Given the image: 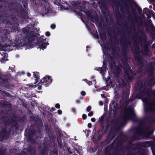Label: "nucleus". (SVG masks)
<instances>
[{
    "instance_id": "obj_1",
    "label": "nucleus",
    "mask_w": 155,
    "mask_h": 155,
    "mask_svg": "<svg viewBox=\"0 0 155 155\" xmlns=\"http://www.w3.org/2000/svg\"><path fill=\"white\" fill-rule=\"evenodd\" d=\"M30 25H28L27 28H23L22 29V32L23 36H21V37H18L16 38L14 43L11 42L10 37V34L9 31L4 28L0 27V36L1 37V40L0 41V46H2V44L5 41L8 43H5L4 46L6 48H10L11 46H23L25 45L31 46L33 45V42L37 37L34 34V32L33 31L29 30L28 29H30Z\"/></svg>"
},
{
    "instance_id": "obj_2",
    "label": "nucleus",
    "mask_w": 155,
    "mask_h": 155,
    "mask_svg": "<svg viewBox=\"0 0 155 155\" xmlns=\"http://www.w3.org/2000/svg\"><path fill=\"white\" fill-rule=\"evenodd\" d=\"M122 40L124 41L120 43L122 45V54L124 57L122 60L124 70V77L125 79L121 80L122 82H119L118 85L120 88H124L126 87L127 81H131L134 79L135 75V73L131 69L129 65V62L127 59V52L128 50L129 46L131 45V43L129 40L125 37V35L121 36Z\"/></svg>"
},
{
    "instance_id": "obj_3",
    "label": "nucleus",
    "mask_w": 155,
    "mask_h": 155,
    "mask_svg": "<svg viewBox=\"0 0 155 155\" xmlns=\"http://www.w3.org/2000/svg\"><path fill=\"white\" fill-rule=\"evenodd\" d=\"M138 39L139 41H140V46L142 47V50L143 53L145 55H147L148 53L150 51V42L149 41H146V36L145 35H141L137 37V34L135 35V37L134 41L137 42V40Z\"/></svg>"
},
{
    "instance_id": "obj_4",
    "label": "nucleus",
    "mask_w": 155,
    "mask_h": 155,
    "mask_svg": "<svg viewBox=\"0 0 155 155\" xmlns=\"http://www.w3.org/2000/svg\"><path fill=\"white\" fill-rule=\"evenodd\" d=\"M0 84L3 85L7 89H12L14 85L9 82L10 77L6 74H3L0 71Z\"/></svg>"
},
{
    "instance_id": "obj_5",
    "label": "nucleus",
    "mask_w": 155,
    "mask_h": 155,
    "mask_svg": "<svg viewBox=\"0 0 155 155\" xmlns=\"http://www.w3.org/2000/svg\"><path fill=\"white\" fill-rule=\"evenodd\" d=\"M6 19H4L3 21L9 25L11 28L12 31L16 32L17 31L18 32V26L19 25L18 23L15 21L17 20L16 17H11L10 20H8L6 18Z\"/></svg>"
},
{
    "instance_id": "obj_6",
    "label": "nucleus",
    "mask_w": 155,
    "mask_h": 155,
    "mask_svg": "<svg viewBox=\"0 0 155 155\" xmlns=\"http://www.w3.org/2000/svg\"><path fill=\"white\" fill-rule=\"evenodd\" d=\"M145 107L148 110L153 111L155 110V101L151 100L150 97H141Z\"/></svg>"
},
{
    "instance_id": "obj_7",
    "label": "nucleus",
    "mask_w": 155,
    "mask_h": 155,
    "mask_svg": "<svg viewBox=\"0 0 155 155\" xmlns=\"http://www.w3.org/2000/svg\"><path fill=\"white\" fill-rule=\"evenodd\" d=\"M140 49L138 45H136L134 47L133 51L134 56L135 59V61L139 66H142L143 64L141 57L140 56Z\"/></svg>"
},
{
    "instance_id": "obj_8",
    "label": "nucleus",
    "mask_w": 155,
    "mask_h": 155,
    "mask_svg": "<svg viewBox=\"0 0 155 155\" xmlns=\"http://www.w3.org/2000/svg\"><path fill=\"white\" fill-rule=\"evenodd\" d=\"M120 1L125 3L126 7V10L127 13H129L130 12V10L128 8V4L126 3L127 2L129 5H132L137 10L138 12L141 13L142 10L140 7L137 4L136 2L134 0H120Z\"/></svg>"
},
{
    "instance_id": "obj_9",
    "label": "nucleus",
    "mask_w": 155,
    "mask_h": 155,
    "mask_svg": "<svg viewBox=\"0 0 155 155\" xmlns=\"http://www.w3.org/2000/svg\"><path fill=\"white\" fill-rule=\"evenodd\" d=\"M35 39H37V41L36 43H35V45L37 46L38 48L41 49H44L46 48L47 45L49 43L48 42L45 43V42L46 40L45 39H43L41 37H39L38 38L37 37Z\"/></svg>"
},
{
    "instance_id": "obj_10",
    "label": "nucleus",
    "mask_w": 155,
    "mask_h": 155,
    "mask_svg": "<svg viewBox=\"0 0 155 155\" xmlns=\"http://www.w3.org/2000/svg\"><path fill=\"white\" fill-rule=\"evenodd\" d=\"M53 80L51 77L48 75H46L42 79H41L39 82L38 83L39 85L41 84V85L44 84L46 87H48L49 85L51 84Z\"/></svg>"
},
{
    "instance_id": "obj_11",
    "label": "nucleus",
    "mask_w": 155,
    "mask_h": 155,
    "mask_svg": "<svg viewBox=\"0 0 155 155\" xmlns=\"http://www.w3.org/2000/svg\"><path fill=\"white\" fill-rule=\"evenodd\" d=\"M150 90L151 89L146 86V87H144L140 91L138 96L136 95L134 97L133 95H132L131 97H144L143 96L145 95L147 96V97H150Z\"/></svg>"
},
{
    "instance_id": "obj_12",
    "label": "nucleus",
    "mask_w": 155,
    "mask_h": 155,
    "mask_svg": "<svg viewBox=\"0 0 155 155\" xmlns=\"http://www.w3.org/2000/svg\"><path fill=\"white\" fill-rule=\"evenodd\" d=\"M134 115V113L132 108L129 107L125 109L124 117L126 119H130L131 117Z\"/></svg>"
},
{
    "instance_id": "obj_13",
    "label": "nucleus",
    "mask_w": 155,
    "mask_h": 155,
    "mask_svg": "<svg viewBox=\"0 0 155 155\" xmlns=\"http://www.w3.org/2000/svg\"><path fill=\"white\" fill-rule=\"evenodd\" d=\"M146 70L149 74V77H153L154 74L155 68L152 63L150 64V66L146 68Z\"/></svg>"
},
{
    "instance_id": "obj_14",
    "label": "nucleus",
    "mask_w": 155,
    "mask_h": 155,
    "mask_svg": "<svg viewBox=\"0 0 155 155\" xmlns=\"http://www.w3.org/2000/svg\"><path fill=\"white\" fill-rule=\"evenodd\" d=\"M106 85L104 87V90H108L110 89L111 87H114L113 83L111 81L110 78V77L108 78V80L106 81Z\"/></svg>"
},
{
    "instance_id": "obj_15",
    "label": "nucleus",
    "mask_w": 155,
    "mask_h": 155,
    "mask_svg": "<svg viewBox=\"0 0 155 155\" xmlns=\"http://www.w3.org/2000/svg\"><path fill=\"white\" fill-rule=\"evenodd\" d=\"M121 71V69L119 67L115 66L114 70H113V74L115 77L117 78Z\"/></svg>"
},
{
    "instance_id": "obj_16",
    "label": "nucleus",
    "mask_w": 155,
    "mask_h": 155,
    "mask_svg": "<svg viewBox=\"0 0 155 155\" xmlns=\"http://www.w3.org/2000/svg\"><path fill=\"white\" fill-rule=\"evenodd\" d=\"M138 90L140 91L143 88L146 87V84L145 82L143 81H140L137 83Z\"/></svg>"
},
{
    "instance_id": "obj_17",
    "label": "nucleus",
    "mask_w": 155,
    "mask_h": 155,
    "mask_svg": "<svg viewBox=\"0 0 155 155\" xmlns=\"http://www.w3.org/2000/svg\"><path fill=\"white\" fill-rule=\"evenodd\" d=\"M150 78L148 81V84L149 86H153L155 84V77L154 75H153V77H150Z\"/></svg>"
},
{
    "instance_id": "obj_18",
    "label": "nucleus",
    "mask_w": 155,
    "mask_h": 155,
    "mask_svg": "<svg viewBox=\"0 0 155 155\" xmlns=\"http://www.w3.org/2000/svg\"><path fill=\"white\" fill-rule=\"evenodd\" d=\"M33 77L35 78L36 81L35 82V84H36L38 83L40 79L39 77L40 76L39 75V73L37 71L33 72Z\"/></svg>"
},
{
    "instance_id": "obj_19",
    "label": "nucleus",
    "mask_w": 155,
    "mask_h": 155,
    "mask_svg": "<svg viewBox=\"0 0 155 155\" xmlns=\"http://www.w3.org/2000/svg\"><path fill=\"white\" fill-rule=\"evenodd\" d=\"M0 94L3 97H13L10 94L5 91H0Z\"/></svg>"
},
{
    "instance_id": "obj_20",
    "label": "nucleus",
    "mask_w": 155,
    "mask_h": 155,
    "mask_svg": "<svg viewBox=\"0 0 155 155\" xmlns=\"http://www.w3.org/2000/svg\"><path fill=\"white\" fill-rule=\"evenodd\" d=\"M101 8L103 14L105 13L107 8V7L104 3H102Z\"/></svg>"
},
{
    "instance_id": "obj_21",
    "label": "nucleus",
    "mask_w": 155,
    "mask_h": 155,
    "mask_svg": "<svg viewBox=\"0 0 155 155\" xmlns=\"http://www.w3.org/2000/svg\"><path fill=\"white\" fill-rule=\"evenodd\" d=\"M86 15L88 19H93V18L92 15L90 11H86Z\"/></svg>"
},
{
    "instance_id": "obj_22",
    "label": "nucleus",
    "mask_w": 155,
    "mask_h": 155,
    "mask_svg": "<svg viewBox=\"0 0 155 155\" xmlns=\"http://www.w3.org/2000/svg\"><path fill=\"white\" fill-rule=\"evenodd\" d=\"M133 6L132 5H130V8L133 14L134 15L136 16L137 12L136 11V9L135 8H134Z\"/></svg>"
},
{
    "instance_id": "obj_23",
    "label": "nucleus",
    "mask_w": 155,
    "mask_h": 155,
    "mask_svg": "<svg viewBox=\"0 0 155 155\" xmlns=\"http://www.w3.org/2000/svg\"><path fill=\"white\" fill-rule=\"evenodd\" d=\"M122 94L123 96L122 97H129L130 94L129 91H123Z\"/></svg>"
},
{
    "instance_id": "obj_24",
    "label": "nucleus",
    "mask_w": 155,
    "mask_h": 155,
    "mask_svg": "<svg viewBox=\"0 0 155 155\" xmlns=\"http://www.w3.org/2000/svg\"><path fill=\"white\" fill-rule=\"evenodd\" d=\"M20 11L21 13L24 15H26L27 14V12L26 11L24 8H23L22 6H21L20 8Z\"/></svg>"
},
{
    "instance_id": "obj_25",
    "label": "nucleus",
    "mask_w": 155,
    "mask_h": 155,
    "mask_svg": "<svg viewBox=\"0 0 155 155\" xmlns=\"http://www.w3.org/2000/svg\"><path fill=\"white\" fill-rule=\"evenodd\" d=\"M109 67L110 69H112L113 68L114 66L115 65L114 61H108Z\"/></svg>"
},
{
    "instance_id": "obj_26",
    "label": "nucleus",
    "mask_w": 155,
    "mask_h": 155,
    "mask_svg": "<svg viewBox=\"0 0 155 155\" xmlns=\"http://www.w3.org/2000/svg\"><path fill=\"white\" fill-rule=\"evenodd\" d=\"M107 60L106 59H104L103 61V65L102 67H104L107 69Z\"/></svg>"
},
{
    "instance_id": "obj_27",
    "label": "nucleus",
    "mask_w": 155,
    "mask_h": 155,
    "mask_svg": "<svg viewBox=\"0 0 155 155\" xmlns=\"http://www.w3.org/2000/svg\"><path fill=\"white\" fill-rule=\"evenodd\" d=\"M100 37L101 39L103 40H106L107 39V37L106 36V35L105 33H104L103 34H101L100 35Z\"/></svg>"
},
{
    "instance_id": "obj_28",
    "label": "nucleus",
    "mask_w": 155,
    "mask_h": 155,
    "mask_svg": "<svg viewBox=\"0 0 155 155\" xmlns=\"http://www.w3.org/2000/svg\"><path fill=\"white\" fill-rule=\"evenodd\" d=\"M101 69L100 70V73L101 74H104L106 70V68L104 67H101Z\"/></svg>"
},
{
    "instance_id": "obj_29",
    "label": "nucleus",
    "mask_w": 155,
    "mask_h": 155,
    "mask_svg": "<svg viewBox=\"0 0 155 155\" xmlns=\"http://www.w3.org/2000/svg\"><path fill=\"white\" fill-rule=\"evenodd\" d=\"M108 61H114V57L109 54L108 58Z\"/></svg>"
},
{
    "instance_id": "obj_30",
    "label": "nucleus",
    "mask_w": 155,
    "mask_h": 155,
    "mask_svg": "<svg viewBox=\"0 0 155 155\" xmlns=\"http://www.w3.org/2000/svg\"><path fill=\"white\" fill-rule=\"evenodd\" d=\"M150 97L151 96H153V97H155V90H150Z\"/></svg>"
},
{
    "instance_id": "obj_31",
    "label": "nucleus",
    "mask_w": 155,
    "mask_h": 155,
    "mask_svg": "<svg viewBox=\"0 0 155 155\" xmlns=\"http://www.w3.org/2000/svg\"><path fill=\"white\" fill-rule=\"evenodd\" d=\"M83 80L86 83H87V84H88L89 85L92 84V82L91 81H88V80L86 79H83Z\"/></svg>"
},
{
    "instance_id": "obj_32",
    "label": "nucleus",
    "mask_w": 155,
    "mask_h": 155,
    "mask_svg": "<svg viewBox=\"0 0 155 155\" xmlns=\"http://www.w3.org/2000/svg\"><path fill=\"white\" fill-rule=\"evenodd\" d=\"M149 11V10L148 8H144L143 11V13L144 14H146Z\"/></svg>"
},
{
    "instance_id": "obj_33",
    "label": "nucleus",
    "mask_w": 155,
    "mask_h": 155,
    "mask_svg": "<svg viewBox=\"0 0 155 155\" xmlns=\"http://www.w3.org/2000/svg\"><path fill=\"white\" fill-rule=\"evenodd\" d=\"M39 29H37L36 31H35L36 32V35H36V37H37V35L38 36H40V35L38 34L39 33Z\"/></svg>"
},
{
    "instance_id": "obj_34",
    "label": "nucleus",
    "mask_w": 155,
    "mask_h": 155,
    "mask_svg": "<svg viewBox=\"0 0 155 155\" xmlns=\"http://www.w3.org/2000/svg\"><path fill=\"white\" fill-rule=\"evenodd\" d=\"M120 10L122 13H124L125 12L124 8L122 7H120Z\"/></svg>"
},
{
    "instance_id": "obj_35",
    "label": "nucleus",
    "mask_w": 155,
    "mask_h": 155,
    "mask_svg": "<svg viewBox=\"0 0 155 155\" xmlns=\"http://www.w3.org/2000/svg\"><path fill=\"white\" fill-rule=\"evenodd\" d=\"M81 94L83 96H84L86 95V92L84 91H82L81 92Z\"/></svg>"
},
{
    "instance_id": "obj_36",
    "label": "nucleus",
    "mask_w": 155,
    "mask_h": 155,
    "mask_svg": "<svg viewBox=\"0 0 155 155\" xmlns=\"http://www.w3.org/2000/svg\"><path fill=\"white\" fill-rule=\"evenodd\" d=\"M93 114V112L92 111L90 112L88 114V116L89 117L92 116Z\"/></svg>"
},
{
    "instance_id": "obj_37",
    "label": "nucleus",
    "mask_w": 155,
    "mask_h": 155,
    "mask_svg": "<svg viewBox=\"0 0 155 155\" xmlns=\"http://www.w3.org/2000/svg\"><path fill=\"white\" fill-rule=\"evenodd\" d=\"M91 109V107L90 106H88L87 108V110L88 112L90 111Z\"/></svg>"
},
{
    "instance_id": "obj_38",
    "label": "nucleus",
    "mask_w": 155,
    "mask_h": 155,
    "mask_svg": "<svg viewBox=\"0 0 155 155\" xmlns=\"http://www.w3.org/2000/svg\"><path fill=\"white\" fill-rule=\"evenodd\" d=\"M27 85H28L30 88H32L34 87V85L33 84H28Z\"/></svg>"
},
{
    "instance_id": "obj_39",
    "label": "nucleus",
    "mask_w": 155,
    "mask_h": 155,
    "mask_svg": "<svg viewBox=\"0 0 155 155\" xmlns=\"http://www.w3.org/2000/svg\"><path fill=\"white\" fill-rule=\"evenodd\" d=\"M56 25L55 24H52L51 26V27L52 29H54L55 28Z\"/></svg>"
},
{
    "instance_id": "obj_40",
    "label": "nucleus",
    "mask_w": 155,
    "mask_h": 155,
    "mask_svg": "<svg viewBox=\"0 0 155 155\" xmlns=\"http://www.w3.org/2000/svg\"><path fill=\"white\" fill-rule=\"evenodd\" d=\"M146 144V145L145 147H149L150 145V143L149 142H147L145 143Z\"/></svg>"
},
{
    "instance_id": "obj_41",
    "label": "nucleus",
    "mask_w": 155,
    "mask_h": 155,
    "mask_svg": "<svg viewBox=\"0 0 155 155\" xmlns=\"http://www.w3.org/2000/svg\"><path fill=\"white\" fill-rule=\"evenodd\" d=\"M118 91H117L116 89L115 91V95L114 96V97H117L116 96L118 95V92H117Z\"/></svg>"
},
{
    "instance_id": "obj_42",
    "label": "nucleus",
    "mask_w": 155,
    "mask_h": 155,
    "mask_svg": "<svg viewBox=\"0 0 155 155\" xmlns=\"http://www.w3.org/2000/svg\"><path fill=\"white\" fill-rule=\"evenodd\" d=\"M55 107L57 108H59L60 107V105L59 104H57L55 105Z\"/></svg>"
},
{
    "instance_id": "obj_43",
    "label": "nucleus",
    "mask_w": 155,
    "mask_h": 155,
    "mask_svg": "<svg viewBox=\"0 0 155 155\" xmlns=\"http://www.w3.org/2000/svg\"><path fill=\"white\" fill-rule=\"evenodd\" d=\"M45 13H48L49 12V10L48 8H46L45 7Z\"/></svg>"
},
{
    "instance_id": "obj_44",
    "label": "nucleus",
    "mask_w": 155,
    "mask_h": 155,
    "mask_svg": "<svg viewBox=\"0 0 155 155\" xmlns=\"http://www.w3.org/2000/svg\"><path fill=\"white\" fill-rule=\"evenodd\" d=\"M42 2H44L46 4H47V3H48V0H40Z\"/></svg>"
},
{
    "instance_id": "obj_45",
    "label": "nucleus",
    "mask_w": 155,
    "mask_h": 155,
    "mask_svg": "<svg viewBox=\"0 0 155 155\" xmlns=\"http://www.w3.org/2000/svg\"><path fill=\"white\" fill-rule=\"evenodd\" d=\"M46 35L47 36H49L50 35V33L48 31H47L46 33Z\"/></svg>"
},
{
    "instance_id": "obj_46",
    "label": "nucleus",
    "mask_w": 155,
    "mask_h": 155,
    "mask_svg": "<svg viewBox=\"0 0 155 155\" xmlns=\"http://www.w3.org/2000/svg\"><path fill=\"white\" fill-rule=\"evenodd\" d=\"M8 54L7 53H5V56L2 58V60H5V57H6V56H8Z\"/></svg>"
},
{
    "instance_id": "obj_47",
    "label": "nucleus",
    "mask_w": 155,
    "mask_h": 155,
    "mask_svg": "<svg viewBox=\"0 0 155 155\" xmlns=\"http://www.w3.org/2000/svg\"><path fill=\"white\" fill-rule=\"evenodd\" d=\"M94 36L95 37V38H98L99 36L97 34H94Z\"/></svg>"
},
{
    "instance_id": "obj_48",
    "label": "nucleus",
    "mask_w": 155,
    "mask_h": 155,
    "mask_svg": "<svg viewBox=\"0 0 155 155\" xmlns=\"http://www.w3.org/2000/svg\"><path fill=\"white\" fill-rule=\"evenodd\" d=\"M86 117H87L85 114H83L82 115V118H83V119H86Z\"/></svg>"
},
{
    "instance_id": "obj_49",
    "label": "nucleus",
    "mask_w": 155,
    "mask_h": 155,
    "mask_svg": "<svg viewBox=\"0 0 155 155\" xmlns=\"http://www.w3.org/2000/svg\"><path fill=\"white\" fill-rule=\"evenodd\" d=\"M58 113L59 114H61L62 113V111L60 110H58Z\"/></svg>"
},
{
    "instance_id": "obj_50",
    "label": "nucleus",
    "mask_w": 155,
    "mask_h": 155,
    "mask_svg": "<svg viewBox=\"0 0 155 155\" xmlns=\"http://www.w3.org/2000/svg\"><path fill=\"white\" fill-rule=\"evenodd\" d=\"M27 75L28 77H30L31 75V74L29 72H27L26 74Z\"/></svg>"
},
{
    "instance_id": "obj_51",
    "label": "nucleus",
    "mask_w": 155,
    "mask_h": 155,
    "mask_svg": "<svg viewBox=\"0 0 155 155\" xmlns=\"http://www.w3.org/2000/svg\"><path fill=\"white\" fill-rule=\"evenodd\" d=\"M91 121L93 122H94L95 121V119L94 118H92L91 119Z\"/></svg>"
},
{
    "instance_id": "obj_52",
    "label": "nucleus",
    "mask_w": 155,
    "mask_h": 155,
    "mask_svg": "<svg viewBox=\"0 0 155 155\" xmlns=\"http://www.w3.org/2000/svg\"><path fill=\"white\" fill-rule=\"evenodd\" d=\"M101 69V67H99L97 68L96 70L97 71H100Z\"/></svg>"
},
{
    "instance_id": "obj_53",
    "label": "nucleus",
    "mask_w": 155,
    "mask_h": 155,
    "mask_svg": "<svg viewBox=\"0 0 155 155\" xmlns=\"http://www.w3.org/2000/svg\"><path fill=\"white\" fill-rule=\"evenodd\" d=\"M87 126L89 128H91V124L90 123H88Z\"/></svg>"
},
{
    "instance_id": "obj_54",
    "label": "nucleus",
    "mask_w": 155,
    "mask_h": 155,
    "mask_svg": "<svg viewBox=\"0 0 155 155\" xmlns=\"http://www.w3.org/2000/svg\"><path fill=\"white\" fill-rule=\"evenodd\" d=\"M152 48H154L155 49V43H154L152 45Z\"/></svg>"
},
{
    "instance_id": "obj_55",
    "label": "nucleus",
    "mask_w": 155,
    "mask_h": 155,
    "mask_svg": "<svg viewBox=\"0 0 155 155\" xmlns=\"http://www.w3.org/2000/svg\"><path fill=\"white\" fill-rule=\"evenodd\" d=\"M41 85H39L38 87V89L39 90H40L41 89Z\"/></svg>"
},
{
    "instance_id": "obj_56",
    "label": "nucleus",
    "mask_w": 155,
    "mask_h": 155,
    "mask_svg": "<svg viewBox=\"0 0 155 155\" xmlns=\"http://www.w3.org/2000/svg\"><path fill=\"white\" fill-rule=\"evenodd\" d=\"M118 16L119 17H121V15H120V13L119 11H118Z\"/></svg>"
},
{
    "instance_id": "obj_57",
    "label": "nucleus",
    "mask_w": 155,
    "mask_h": 155,
    "mask_svg": "<svg viewBox=\"0 0 155 155\" xmlns=\"http://www.w3.org/2000/svg\"><path fill=\"white\" fill-rule=\"evenodd\" d=\"M72 112H75V109H74V108H72Z\"/></svg>"
},
{
    "instance_id": "obj_58",
    "label": "nucleus",
    "mask_w": 155,
    "mask_h": 155,
    "mask_svg": "<svg viewBox=\"0 0 155 155\" xmlns=\"http://www.w3.org/2000/svg\"><path fill=\"white\" fill-rule=\"evenodd\" d=\"M121 32V31L120 30H118V31H117V33L118 34L120 33Z\"/></svg>"
},
{
    "instance_id": "obj_59",
    "label": "nucleus",
    "mask_w": 155,
    "mask_h": 155,
    "mask_svg": "<svg viewBox=\"0 0 155 155\" xmlns=\"http://www.w3.org/2000/svg\"><path fill=\"white\" fill-rule=\"evenodd\" d=\"M99 104L101 105H103V103L102 101H100L99 102Z\"/></svg>"
},
{
    "instance_id": "obj_60",
    "label": "nucleus",
    "mask_w": 155,
    "mask_h": 155,
    "mask_svg": "<svg viewBox=\"0 0 155 155\" xmlns=\"http://www.w3.org/2000/svg\"><path fill=\"white\" fill-rule=\"evenodd\" d=\"M102 97H106L104 94H101Z\"/></svg>"
},
{
    "instance_id": "obj_61",
    "label": "nucleus",
    "mask_w": 155,
    "mask_h": 155,
    "mask_svg": "<svg viewBox=\"0 0 155 155\" xmlns=\"http://www.w3.org/2000/svg\"><path fill=\"white\" fill-rule=\"evenodd\" d=\"M153 155H155V150H153Z\"/></svg>"
},
{
    "instance_id": "obj_62",
    "label": "nucleus",
    "mask_w": 155,
    "mask_h": 155,
    "mask_svg": "<svg viewBox=\"0 0 155 155\" xmlns=\"http://www.w3.org/2000/svg\"><path fill=\"white\" fill-rule=\"evenodd\" d=\"M3 7V6L2 5H0V9L2 8Z\"/></svg>"
},
{
    "instance_id": "obj_63",
    "label": "nucleus",
    "mask_w": 155,
    "mask_h": 155,
    "mask_svg": "<svg viewBox=\"0 0 155 155\" xmlns=\"http://www.w3.org/2000/svg\"><path fill=\"white\" fill-rule=\"evenodd\" d=\"M113 33H114V35H115V34H116V32H115L114 31L113 32Z\"/></svg>"
},
{
    "instance_id": "obj_64",
    "label": "nucleus",
    "mask_w": 155,
    "mask_h": 155,
    "mask_svg": "<svg viewBox=\"0 0 155 155\" xmlns=\"http://www.w3.org/2000/svg\"><path fill=\"white\" fill-rule=\"evenodd\" d=\"M153 2H155V0H151Z\"/></svg>"
}]
</instances>
